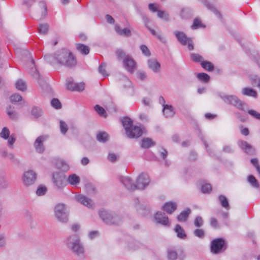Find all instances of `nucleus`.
<instances>
[{
  "instance_id": "1",
  "label": "nucleus",
  "mask_w": 260,
  "mask_h": 260,
  "mask_svg": "<svg viewBox=\"0 0 260 260\" xmlns=\"http://www.w3.org/2000/svg\"><path fill=\"white\" fill-rule=\"evenodd\" d=\"M120 181L128 190H134L136 189H144L149 184L150 179L147 174L142 173L137 178L136 184L133 183V180L129 177H121Z\"/></svg>"
},
{
  "instance_id": "2",
  "label": "nucleus",
  "mask_w": 260,
  "mask_h": 260,
  "mask_svg": "<svg viewBox=\"0 0 260 260\" xmlns=\"http://www.w3.org/2000/svg\"><path fill=\"white\" fill-rule=\"evenodd\" d=\"M122 123L126 135L129 138H137L145 132V128L143 125L134 126L133 121L128 117H124L122 120Z\"/></svg>"
},
{
  "instance_id": "3",
  "label": "nucleus",
  "mask_w": 260,
  "mask_h": 260,
  "mask_svg": "<svg viewBox=\"0 0 260 260\" xmlns=\"http://www.w3.org/2000/svg\"><path fill=\"white\" fill-rule=\"evenodd\" d=\"M67 245L78 257L81 258L84 257V247L81 243L79 236L77 234L70 236L67 238Z\"/></svg>"
},
{
  "instance_id": "4",
  "label": "nucleus",
  "mask_w": 260,
  "mask_h": 260,
  "mask_svg": "<svg viewBox=\"0 0 260 260\" xmlns=\"http://www.w3.org/2000/svg\"><path fill=\"white\" fill-rule=\"evenodd\" d=\"M54 58L58 63L72 67L76 64V60L73 55L68 50L62 49L55 53Z\"/></svg>"
},
{
  "instance_id": "5",
  "label": "nucleus",
  "mask_w": 260,
  "mask_h": 260,
  "mask_svg": "<svg viewBox=\"0 0 260 260\" xmlns=\"http://www.w3.org/2000/svg\"><path fill=\"white\" fill-rule=\"evenodd\" d=\"M54 211L55 216L58 221L62 223L68 221L69 213L64 204H57L54 207Z\"/></svg>"
},
{
  "instance_id": "6",
  "label": "nucleus",
  "mask_w": 260,
  "mask_h": 260,
  "mask_svg": "<svg viewBox=\"0 0 260 260\" xmlns=\"http://www.w3.org/2000/svg\"><path fill=\"white\" fill-rule=\"evenodd\" d=\"M220 96L225 103L232 104L240 110H245L247 108L246 104L240 100L236 95L221 94Z\"/></svg>"
},
{
  "instance_id": "7",
  "label": "nucleus",
  "mask_w": 260,
  "mask_h": 260,
  "mask_svg": "<svg viewBox=\"0 0 260 260\" xmlns=\"http://www.w3.org/2000/svg\"><path fill=\"white\" fill-rule=\"evenodd\" d=\"M226 248L225 242L222 238H217L212 240L211 244V251L217 254L224 250Z\"/></svg>"
},
{
  "instance_id": "8",
  "label": "nucleus",
  "mask_w": 260,
  "mask_h": 260,
  "mask_svg": "<svg viewBox=\"0 0 260 260\" xmlns=\"http://www.w3.org/2000/svg\"><path fill=\"white\" fill-rule=\"evenodd\" d=\"M99 215L101 219L106 224H116L118 217L105 210H101L99 211Z\"/></svg>"
},
{
  "instance_id": "9",
  "label": "nucleus",
  "mask_w": 260,
  "mask_h": 260,
  "mask_svg": "<svg viewBox=\"0 0 260 260\" xmlns=\"http://www.w3.org/2000/svg\"><path fill=\"white\" fill-rule=\"evenodd\" d=\"M178 41L183 45L188 44V49L192 50L193 49L192 41L190 38H187L186 36L182 32L176 31L174 32Z\"/></svg>"
},
{
  "instance_id": "10",
  "label": "nucleus",
  "mask_w": 260,
  "mask_h": 260,
  "mask_svg": "<svg viewBox=\"0 0 260 260\" xmlns=\"http://www.w3.org/2000/svg\"><path fill=\"white\" fill-rule=\"evenodd\" d=\"M36 178V173L32 170H29L23 174L22 181L24 185L28 186L35 182Z\"/></svg>"
},
{
  "instance_id": "11",
  "label": "nucleus",
  "mask_w": 260,
  "mask_h": 260,
  "mask_svg": "<svg viewBox=\"0 0 260 260\" xmlns=\"http://www.w3.org/2000/svg\"><path fill=\"white\" fill-rule=\"evenodd\" d=\"M47 136H40L36 139L34 146L37 152L42 153L44 152L45 147L43 143L47 140Z\"/></svg>"
},
{
  "instance_id": "12",
  "label": "nucleus",
  "mask_w": 260,
  "mask_h": 260,
  "mask_svg": "<svg viewBox=\"0 0 260 260\" xmlns=\"http://www.w3.org/2000/svg\"><path fill=\"white\" fill-rule=\"evenodd\" d=\"M75 198L78 202L89 208H92L94 206V204L92 201L90 199L83 195H76L75 196Z\"/></svg>"
},
{
  "instance_id": "13",
  "label": "nucleus",
  "mask_w": 260,
  "mask_h": 260,
  "mask_svg": "<svg viewBox=\"0 0 260 260\" xmlns=\"http://www.w3.org/2000/svg\"><path fill=\"white\" fill-rule=\"evenodd\" d=\"M65 176L61 173L54 174L53 175V181L58 188H61L64 185V181Z\"/></svg>"
},
{
  "instance_id": "14",
  "label": "nucleus",
  "mask_w": 260,
  "mask_h": 260,
  "mask_svg": "<svg viewBox=\"0 0 260 260\" xmlns=\"http://www.w3.org/2000/svg\"><path fill=\"white\" fill-rule=\"evenodd\" d=\"M123 61L124 67L127 71L132 73L136 68V63L133 59L128 55H127Z\"/></svg>"
},
{
  "instance_id": "15",
  "label": "nucleus",
  "mask_w": 260,
  "mask_h": 260,
  "mask_svg": "<svg viewBox=\"0 0 260 260\" xmlns=\"http://www.w3.org/2000/svg\"><path fill=\"white\" fill-rule=\"evenodd\" d=\"M71 84H72V80L70 79L67 81L66 86L67 89L70 90L80 91L84 90L85 87L83 83H75L74 86H71Z\"/></svg>"
},
{
  "instance_id": "16",
  "label": "nucleus",
  "mask_w": 260,
  "mask_h": 260,
  "mask_svg": "<svg viewBox=\"0 0 260 260\" xmlns=\"http://www.w3.org/2000/svg\"><path fill=\"white\" fill-rule=\"evenodd\" d=\"M155 219L157 223H159L164 225H167L169 224V219L165 213L161 212H158L155 215Z\"/></svg>"
},
{
  "instance_id": "17",
  "label": "nucleus",
  "mask_w": 260,
  "mask_h": 260,
  "mask_svg": "<svg viewBox=\"0 0 260 260\" xmlns=\"http://www.w3.org/2000/svg\"><path fill=\"white\" fill-rule=\"evenodd\" d=\"M239 146L245 152L249 154H253L254 153V148L247 142L240 140L238 141Z\"/></svg>"
},
{
  "instance_id": "18",
  "label": "nucleus",
  "mask_w": 260,
  "mask_h": 260,
  "mask_svg": "<svg viewBox=\"0 0 260 260\" xmlns=\"http://www.w3.org/2000/svg\"><path fill=\"white\" fill-rule=\"evenodd\" d=\"M149 68L155 73L160 71V64L155 59H150L148 60Z\"/></svg>"
},
{
  "instance_id": "19",
  "label": "nucleus",
  "mask_w": 260,
  "mask_h": 260,
  "mask_svg": "<svg viewBox=\"0 0 260 260\" xmlns=\"http://www.w3.org/2000/svg\"><path fill=\"white\" fill-rule=\"evenodd\" d=\"M67 181L70 185L76 186L80 183V178L76 174H72L68 176Z\"/></svg>"
},
{
  "instance_id": "20",
  "label": "nucleus",
  "mask_w": 260,
  "mask_h": 260,
  "mask_svg": "<svg viewBox=\"0 0 260 260\" xmlns=\"http://www.w3.org/2000/svg\"><path fill=\"white\" fill-rule=\"evenodd\" d=\"M177 208V204L174 202H167L163 206V209L169 214L172 213Z\"/></svg>"
},
{
  "instance_id": "21",
  "label": "nucleus",
  "mask_w": 260,
  "mask_h": 260,
  "mask_svg": "<svg viewBox=\"0 0 260 260\" xmlns=\"http://www.w3.org/2000/svg\"><path fill=\"white\" fill-rule=\"evenodd\" d=\"M162 112L166 117H171L175 114L173 107L169 105H164Z\"/></svg>"
},
{
  "instance_id": "22",
  "label": "nucleus",
  "mask_w": 260,
  "mask_h": 260,
  "mask_svg": "<svg viewBox=\"0 0 260 260\" xmlns=\"http://www.w3.org/2000/svg\"><path fill=\"white\" fill-rule=\"evenodd\" d=\"M31 69L29 71V73L35 79H39L40 75L35 68V62L33 59H31L29 62Z\"/></svg>"
},
{
  "instance_id": "23",
  "label": "nucleus",
  "mask_w": 260,
  "mask_h": 260,
  "mask_svg": "<svg viewBox=\"0 0 260 260\" xmlns=\"http://www.w3.org/2000/svg\"><path fill=\"white\" fill-rule=\"evenodd\" d=\"M115 30L119 35L121 36L129 37L131 35V31L130 29L128 28L121 29L119 26L116 25L115 26Z\"/></svg>"
},
{
  "instance_id": "24",
  "label": "nucleus",
  "mask_w": 260,
  "mask_h": 260,
  "mask_svg": "<svg viewBox=\"0 0 260 260\" xmlns=\"http://www.w3.org/2000/svg\"><path fill=\"white\" fill-rule=\"evenodd\" d=\"M56 166L57 168L66 172L69 169V166L68 164L63 159H59L56 162Z\"/></svg>"
},
{
  "instance_id": "25",
  "label": "nucleus",
  "mask_w": 260,
  "mask_h": 260,
  "mask_svg": "<svg viewBox=\"0 0 260 260\" xmlns=\"http://www.w3.org/2000/svg\"><path fill=\"white\" fill-rule=\"evenodd\" d=\"M15 87L18 90L24 91L26 90V82L22 79H18L15 83Z\"/></svg>"
},
{
  "instance_id": "26",
  "label": "nucleus",
  "mask_w": 260,
  "mask_h": 260,
  "mask_svg": "<svg viewBox=\"0 0 260 260\" xmlns=\"http://www.w3.org/2000/svg\"><path fill=\"white\" fill-rule=\"evenodd\" d=\"M242 93L244 95L252 96L254 98H256L257 96L256 92L253 89L248 87L243 88Z\"/></svg>"
},
{
  "instance_id": "27",
  "label": "nucleus",
  "mask_w": 260,
  "mask_h": 260,
  "mask_svg": "<svg viewBox=\"0 0 260 260\" xmlns=\"http://www.w3.org/2000/svg\"><path fill=\"white\" fill-rule=\"evenodd\" d=\"M155 145L154 142L149 138H145L142 140L141 147L144 148H148Z\"/></svg>"
},
{
  "instance_id": "28",
  "label": "nucleus",
  "mask_w": 260,
  "mask_h": 260,
  "mask_svg": "<svg viewBox=\"0 0 260 260\" xmlns=\"http://www.w3.org/2000/svg\"><path fill=\"white\" fill-rule=\"evenodd\" d=\"M6 112L9 117L13 120H15L18 118L17 113L14 110V108L11 106H9L6 109Z\"/></svg>"
},
{
  "instance_id": "29",
  "label": "nucleus",
  "mask_w": 260,
  "mask_h": 260,
  "mask_svg": "<svg viewBox=\"0 0 260 260\" xmlns=\"http://www.w3.org/2000/svg\"><path fill=\"white\" fill-rule=\"evenodd\" d=\"M175 231L177 233V237L181 239H184L186 238V235L185 233L184 230L179 225L177 224L175 228Z\"/></svg>"
},
{
  "instance_id": "30",
  "label": "nucleus",
  "mask_w": 260,
  "mask_h": 260,
  "mask_svg": "<svg viewBox=\"0 0 260 260\" xmlns=\"http://www.w3.org/2000/svg\"><path fill=\"white\" fill-rule=\"evenodd\" d=\"M190 213V210L187 209L185 211L182 212L177 217V219L179 221H185L187 218Z\"/></svg>"
},
{
  "instance_id": "31",
  "label": "nucleus",
  "mask_w": 260,
  "mask_h": 260,
  "mask_svg": "<svg viewBox=\"0 0 260 260\" xmlns=\"http://www.w3.org/2000/svg\"><path fill=\"white\" fill-rule=\"evenodd\" d=\"M96 139L100 142H106L108 139V135L104 132H100L96 135Z\"/></svg>"
},
{
  "instance_id": "32",
  "label": "nucleus",
  "mask_w": 260,
  "mask_h": 260,
  "mask_svg": "<svg viewBox=\"0 0 260 260\" xmlns=\"http://www.w3.org/2000/svg\"><path fill=\"white\" fill-rule=\"evenodd\" d=\"M77 49L82 54L86 55L89 53V47L85 45L79 44L76 46Z\"/></svg>"
},
{
  "instance_id": "33",
  "label": "nucleus",
  "mask_w": 260,
  "mask_h": 260,
  "mask_svg": "<svg viewBox=\"0 0 260 260\" xmlns=\"http://www.w3.org/2000/svg\"><path fill=\"white\" fill-rule=\"evenodd\" d=\"M248 181L251 185L254 188H258L259 184L255 178L252 175L248 176L247 178Z\"/></svg>"
},
{
  "instance_id": "34",
  "label": "nucleus",
  "mask_w": 260,
  "mask_h": 260,
  "mask_svg": "<svg viewBox=\"0 0 260 260\" xmlns=\"http://www.w3.org/2000/svg\"><path fill=\"white\" fill-rule=\"evenodd\" d=\"M219 200L220 201L221 206L226 209H229V204L226 198L222 195L219 197Z\"/></svg>"
},
{
  "instance_id": "35",
  "label": "nucleus",
  "mask_w": 260,
  "mask_h": 260,
  "mask_svg": "<svg viewBox=\"0 0 260 260\" xmlns=\"http://www.w3.org/2000/svg\"><path fill=\"white\" fill-rule=\"evenodd\" d=\"M49 26L47 24H40L38 27V31L40 34L46 35L48 31Z\"/></svg>"
},
{
  "instance_id": "36",
  "label": "nucleus",
  "mask_w": 260,
  "mask_h": 260,
  "mask_svg": "<svg viewBox=\"0 0 260 260\" xmlns=\"http://www.w3.org/2000/svg\"><path fill=\"white\" fill-rule=\"evenodd\" d=\"M168 257L170 260H175L177 257L176 252L173 248H169L168 250Z\"/></svg>"
},
{
  "instance_id": "37",
  "label": "nucleus",
  "mask_w": 260,
  "mask_h": 260,
  "mask_svg": "<svg viewBox=\"0 0 260 260\" xmlns=\"http://www.w3.org/2000/svg\"><path fill=\"white\" fill-rule=\"evenodd\" d=\"M197 77L200 81L205 83L208 82L210 79L209 76L204 73L198 74Z\"/></svg>"
},
{
  "instance_id": "38",
  "label": "nucleus",
  "mask_w": 260,
  "mask_h": 260,
  "mask_svg": "<svg viewBox=\"0 0 260 260\" xmlns=\"http://www.w3.org/2000/svg\"><path fill=\"white\" fill-rule=\"evenodd\" d=\"M201 66L205 70L208 71H211L213 70L214 67L211 62L207 61H202L201 62Z\"/></svg>"
},
{
  "instance_id": "39",
  "label": "nucleus",
  "mask_w": 260,
  "mask_h": 260,
  "mask_svg": "<svg viewBox=\"0 0 260 260\" xmlns=\"http://www.w3.org/2000/svg\"><path fill=\"white\" fill-rule=\"evenodd\" d=\"M47 192V188L43 185H40L38 186L36 194L38 196H42L44 195Z\"/></svg>"
},
{
  "instance_id": "40",
  "label": "nucleus",
  "mask_w": 260,
  "mask_h": 260,
  "mask_svg": "<svg viewBox=\"0 0 260 260\" xmlns=\"http://www.w3.org/2000/svg\"><path fill=\"white\" fill-rule=\"evenodd\" d=\"M106 64L105 63H102L99 67V72L104 77L108 76V74L106 71Z\"/></svg>"
},
{
  "instance_id": "41",
  "label": "nucleus",
  "mask_w": 260,
  "mask_h": 260,
  "mask_svg": "<svg viewBox=\"0 0 260 260\" xmlns=\"http://www.w3.org/2000/svg\"><path fill=\"white\" fill-rule=\"evenodd\" d=\"M10 136V131L9 129L6 127H4L3 129L2 132L0 133V137L4 139H7L9 138Z\"/></svg>"
},
{
  "instance_id": "42",
  "label": "nucleus",
  "mask_w": 260,
  "mask_h": 260,
  "mask_svg": "<svg viewBox=\"0 0 260 260\" xmlns=\"http://www.w3.org/2000/svg\"><path fill=\"white\" fill-rule=\"evenodd\" d=\"M42 113V110L38 107H34L31 110L32 115L36 118L40 117Z\"/></svg>"
},
{
  "instance_id": "43",
  "label": "nucleus",
  "mask_w": 260,
  "mask_h": 260,
  "mask_svg": "<svg viewBox=\"0 0 260 260\" xmlns=\"http://www.w3.org/2000/svg\"><path fill=\"white\" fill-rule=\"evenodd\" d=\"M94 110L96 112H97L99 115L102 116L106 117V113L105 109L102 107L101 106L97 105L94 107Z\"/></svg>"
},
{
  "instance_id": "44",
  "label": "nucleus",
  "mask_w": 260,
  "mask_h": 260,
  "mask_svg": "<svg viewBox=\"0 0 260 260\" xmlns=\"http://www.w3.org/2000/svg\"><path fill=\"white\" fill-rule=\"evenodd\" d=\"M10 100L12 103H15L21 101L22 100V97L20 94L15 93L10 97Z\"/></svg>"
},
{
  "instance_id": "45",
  "label": "nucleus",
  "mask_w": 260,
  "mask_h": 260,
  "mask_svg": "<svg viewBox=\"0 0 260 260\" xmlns=\"http://www.w3.org/2000/svg\"><path fill=\"white\" fill-rule=\"evenodd\" d=\"M204 25L202 23L200 20L198 19H195L193 21V23L191 26L192 29H197L199 27H204Z\"/></svg>"
},
{
  "instance_id": "46",
  "label": "nucleus",
  "mask_w": 260,
  "mask_h": 260,
  "mask_svg": "<svg viewBox=\"0 0 260 260\" xmlns=\"http://www.w3.org/2000/svg\"><path fill=\"white\" fill-rule=\"evenodd\" d=\"M250 80H251L252 84L255 85L258 87L260 88V78H259L256 75H252L250 77Z\"/></svg>"
},
{
  "instance_id": "47",
  "label": "nucleus",
  "mask_w": 260,
  "mask_h": 260,
  "mask_svg": "<svg viewBox=\"0 0 260 260\" xmlns=\"http://www.w3.org/2000/svg\"><path fill=\"white\" fill-rule=\"evenodd\" d=\"M211 185L208 183H205L202 185L201 187V191L204 193L209 192L211 190Z\"/></svg>"
},
{
  "instance_id": "48",
  "label": "nucleus",
  "mask_w": 260,
  "mask_h": 260,
  "mask_svg": "<svg viewBox=\"0 0 260 260\" xmlns=\"http://www.w3.org/2000/svg\"><path fill=\"white\" fill-rule=\"evenodd\" d=\"M194 224L195 226L197 228L201 227L203 224V220L202 218L200 216H197L194 219Z\"/></svg>"
},
{
  "instance_id": "49",
  "label": "nucleus",
  "mask_w": 260,
  "mask_h": 260,
  "mask_svg": "<svg viewBox=\"0 0 260 260\" xmlns=\"http://www.w3.org/2000/svg\"><path fill=\"white\" fill-rule=\"evenodd\" d=\"M60 129L62 134H65L68 129L67 124L62 120L60 121Z\"/></svg>"
},
{
  "instance_id": "50",
  "label": "nucleus",
  "mask_w": 260,
  "mask_h": 260,
  "mask_svg": "<svg viewBox=\"0 0 260 260\" xmlns=\"http://www.w3.org/2000/svg\"><path fill=\"white\" fill-rule=\"evenodd\" d=\"M193 234L200 238H203L205 236V232L203 229H197L194 231Z\"/></svg>"
},
{
  "instance_id": "51",
  "label": "nucleus",
  "mask_w": 260,
  "mask_h": 260,
  "mask_svg": "<svg viewBox=\"0 0 260 260\" xmlns=\"http://www.w3.org/2000/svg\"><path fill=\"white\" fill-rule=\"evenodd\" d=\"M52 106L55 109H60L61 108V103L57 99H53L51 102Z\"/></svg>"
},
{
  "instance_id": "52",
  "label": "nucleus",
  "mask_w": 260,
  "mask_h": 260,
  "mask_svg": "<svg viewBox=\"0 0 260 260\" xmlns=\"http://www.w3.org/2000/svg\"><path fill=\"white\" fill-rule=\"evenodd\" d=\"M157 16L161 19L167 20L169 19V15L165 11H157Z\"/></svg>"
},
{
  "instance_id": "53",
  "label": "nucleus",
  "mask_w": 260,
  "mask_h": 260,
  "mask_svg": "<svg viewBox=\"0 0 260 260\" xmlns=\"http://www.w3.org/2000/svg\"><path fill=\"white\" fill-rule=\"evenodd\" d=\"M140 49L142 51V53L146 56H149L151 54L148 48V47L144 45H142L140 46Z\"/></svg>"
},
{
  "instance_id": "54",
  "label": "nucleus",
  "mask_w": 260,
  "mask_h": 260,
  "mask_svg": "<svg viewBox=\"0 0 260 260\" xmlns=\"http://www.w3.org/2000/svg\"><path fill=\"white\" fill-rule=\"evenodd\" d=\"M118 158V156L114 153L110 152L108 155V159L109 161L115 162Z\"/></svg>"
},
{
  "instance_id": "55",
  "label": "nucleus",
  "mask_w": 260,
  "mask_h": 260,
  "mask_svg": "<svg viewBox=\"0 0 260 260\" xmlns=\"http://www.w3.org/2000/svg\"><path fill=\"white\" fill-rule=\"evenodd\" d=\"M116 54L119 59H123V60L127 55H125V53L121 49H117L116 51Z\"/></svg>"
},
{
  "instance_id": "56",
  "label": "nucleus",
  "mask_w": 260,
  "mask_h": 260,
  "mask_svg": "<svg viewBox=\"0 0 260 260\" xmlns=\"http://www.w3.org/2000/svg\"><path fill=\"white\" fill-rule=\"evenodd\" d=\"M248 113L255 118L260 120V114L253 110H249Z\"/></svg>"
},
{
  "instance_id": "57",
  "label": "nucleus",
  "mask_w": 260,
  "mask_h": 260,
  "mask_svg": "<svg viewBox=\"0 0 260 260\" xmlns=\"http://www.w3.org/2000/svg\"><path fill=\"white\" fill-rule=\"evenodd\" d=\"M251 162L255 167L260 177V166L258 165V160L256 158H252L251 159Z\"/></svg>"
},
{
  "instance_id": "58",
  "label": "nucleus",
  "mask_w": 260,
  "mask_h": 260,
  "mask_svg": "<svg viewBox=\"0 0 260 260\" xmlns=\"http://www.w3.org/2000/svg\"><path fill=\"white\" fill-rule=\"evenodd\" d=\"M191 57L193 61L196 62H200L202 59V57L201 55L197 54H192L191 55Z\"/></svg>"
},
{
  "instance_id": "59",
  "label": "nucleus",
  "mask_w": 260,
  "mask_h": 260,
  "mask_svg": "<svg viewBox=\"0 0 260 260\" xmlns=\"http://www.w3.org/2000/svg\"><path fill=\"white\" fill-rule=\"evenodd\" d=\"M122 81L124 83V84H123V86L124 87H129L131 86V85H132L131 82L126 77H125V76L123 77Z\"/></svg>"
},
{
  "instance_id": "60",
  "label": "nucleus",
  "mask_w": 260,
  "mask_h": 260,
  "mask_svg": "<svg viewBox=\"0 0 260 260\" xmlns=\"http://www.w3.org/2000/svg\"><path fill=\"white\" fill-rule=\"evenodd\" d=\"M40 7L43 9L42 15L45 16L47 14V6L45 2L40 3Z\"/></svg>"
},
{
  "instance_id": "61",
  "label": "nucleus",
  "mask_w": 260,
  "mask_h": 260,
  "mask_svg": "<svg viewBox=\"0 0 260 260\" xmlns=\"http://www.w3.org/2000/svg\"><path fill=\"white\" fill-rule=\"evenodd\" d=\"M210 224L211 226L214 228H218L219 227L217 220L215 218H211Z\"/></svg>"
},
{
  "instance_id": "62",
  "label": "nucleus",
  "mask_w": 260,
  "mask_h": 260,
  "mask_svg": "<svg viewBox=\"0 0 260 260\" xmlns=\"http://www.w3.org/2000/svg\"><path fill=\"white\" fill-rule=\"evenodd\" d=\"M149 9L153 12H155L157 11V6L155 4H149L148 6Z\"/></svg>"
},
{
  "instance_id": "63",
  "label": "nucleus",
  "mask_w": 260,
  "mask_h": 260,
  "mask_svg": "<svg viewBox=\"0 0 260 260\" xmlns=\"http://www.w3.org/2000/svg\"><path fill=\"white\" fill-rule=\"evenodd\" d=\"M8 139V142L9 145L10 146H12L13 145V144L15 143V140H16V139H15L14 136L13 135H11L10 137H9Z\"/></svg>"
},
{
  "instance_id": "64",
  "label": "nucleus",
  "mask_w": 260,
  "mask_h": 260,
  "mask_svg": "<svg viewBox=\"0 0 260 260\" xmlns=\"http://www.w3.org/2000/svg\"><path fill=\"white\" fill-rule=\"evenodd\" d=\"M6 245L5 237L3 234H0V247L5 246Z\"/></svg>"
}]
</instances>
